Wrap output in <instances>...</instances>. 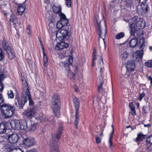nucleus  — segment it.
<instances>
[{"instance_id": "052dcab7", "label": "nucleus", "mask_w": 152, "mask_h": 152, "mask_svg": "<svg viewBox=\"0 0 152 152\" xmlns=\"http://www.w3.org/2000/svg\"><path fill=\"white\" fill-rule=\"evenodd\" d=\"M149 49L150 51L152 52V46H150L149 47Z\"/></svg>"}, {"instance_id": "e2e57ef3", "label": "nucleus", "mask_w": 152, "mask_h": 152, "mask_svg": "<svg viewBox=\"0 0 152 152\" xmlns=\"http://www.w3.org/2000/svg\"><path fill=\"white\" fill-rule=\"evenodd\" d=\"M44 131L43 130H42L41 132V134H42L44 133Z\"/></svg>"}, {"instance_id": "5701e85b", "label": "nucleus", "mask_w": 152, "mask_h": 152, "mask_svg": "<svg viewBox=\"0 0 152 152\" xmlns=\"http://www.w3.org/2000/svg\"><path fill=\"white\" fill-rule=\"evenodd\" d=\"M10 21L11 25L12 24L15 25L18 23V20L16 16L12 14L10 17Z\"/></svg>"}, {"instance_id": "8fccbe9b", "label": "nucleus", "mask_w": 152, "mask_h": 152, "mask_svg": "<svg viewBox=\"0 0 152 152\" xmlns=\"http://www.w3.org/2000/svg\"><path fill=\"white\" fill-rule=\"evenodd\" d=\"M147 79L151 81V85L152 86V78L151 76H147Z\"/></svg>"}, {"instance_id": "f704fd0d", "label": "nucleus", "mask_w": 152, "mask_h": 152, "mask_svg": "<svg viewBox=\"0 0 152 152\" xmlns=\"http://www.w3.org/2000/svg\"><path fill=\"white\" fill-rule=\"evenodd\" d=\"M145 65L148 67H152V60H150L145 63Z\"/></svg>"}, {"instance_id": "bb28decb", "label": "nucleus", "mask_w": 152, "mask_h": 152, "mask_svg": "<svg viewBox=\"0 0 152 152\" xmlns=\"http://www.w3.org/2000/svg\"><path fill=\"white\" fill-rule=\"evenodd\" d=\"M137 43V39L135 38H132L130 41L129 44L130 47L134 48L135 47Z\"/></svg>"}, {"instance_id": "aec40b11", "label": "nucleus", "mask_w": 152, "mask_h": 152, "mask_svg": "<svg viewBox=\"0 0 152 152\" xmlns=\"http://www.w3.org/2000/svg\"><path fill=\"white\" fill-rule=\"evenodd\" d=\"M62 130L63 127L61 126H59L58 128V132L56 135H54V136H52V138L53 137L54 140H57L60 138L61 134L62 133Z\"/></svg>"}, {"instance_id": "423d86ee", "label": "nucleus", "mask_w": 152, "mask_h": 152, "mask_svg": "<svg viewBox=\"0 0 152 152\" xmlns=\"http://www.w3.org/2000/svg\"><path fill=\"white\" fill-rule=\"evenodd\" d=\"M60 100L58 94H55L52 97L51 105L54 115L57 117H60Z\"/></svg>"}, {"instance_id": "de8ad7c7", "label": "nucleus", "mask_w": 152, "mask_h": 152, "mask_svg": "<svg viewBox=\"0 0 152 152\" xmlns=\"http://www.w3.org/2000/svg\"><path fill=\"white\" fill-rule=\"evenodd\" d=\"M26 61L28 63V64H31L32 63V61L31 59L27 58L26 59Z\"/></svg>"}, {"instance_id": "f03ea898", "label": "nucleus", "mask_w": 152, "mask_h": 152, "mask_svg": "<svg viewBox=\"0 0 152 152\" xmlns=\"http://www.w3.org/2000/svg\"><path fill=\"white\" fill-rule=\"evenodd\" d=\"M23 90L20 95L21 100H20L18 96H16L15 97V107L20 108H22L27 101L28 99L29 101V104L30 105H33L34 102L32 101L30 95V93L28 87L27 83L24 84L23 85Z\"/></svg>"}, {"instance_id": "680f3d73", "label": "nucleus", "mask_w": 152, "mask_h": 152, "mask_svg": "<svg viewBox=\"0 0 152 152\" xmlns=\"http://www.w3.org/2000/svg\"><path fill=\"white\" fill-rule=\"evenodd\" d=\"M41 48H42V50H43V54H44V53H45L44 47H41Z\"/></svg>"}, {"instance_id": "4d7b16f0", "label": "nucleus", "mask_w": 152, "mask_h": 152, "mask_svg": "<svg viewBox=\"0 0 152 152\" xmlns=\"http://www.w3.org/2000/svg\"><path fill=\"white\" fill-rule=\"evenodd\" d=\"M144 126L145 127H149L151 126V125L150 124H144Z\"/></svg>"}, {"instance_id": "9d476101", "label": "nucleus", "mask_w": 152, "mask_h": 152, "mask_svg": "<svg viewBox=\"0 0 152 152\" xmlns=\"http://www.w3.org/2000/svg\"><path fill=\"white\" fill-rule=\"evenodd\" d=\"M13 123L14 129L17 130L25 129L28 127L27 121L26 120L23 121V123L22 125L20 124V121L17 120H15L13 121Z\"/></svg>"}, {"instance_id": "6e6552de", "label": "nucleus", "mask_w": 152, "mask_h": 152, "mask_svg": "<svg viewBox=\"0 0 152 152\" xmlns=\"http://www.w3.org/2000/svg\"><path fill=\"white\" fill-rule=\"evenodd\" d=\"M2 46L4 50L6 51L9 58L11 60L12 59L15 57L14 51L12 48L11 45L9 44L6 40H4L2 43Z\"/></svg>"}, {"instance_id": "20e7f679", "label": "nucleus", "mask_w": 152, "mask_h": 152, "mask_svg": "<svg viewBox=\"0 0 152 152\" xmlns=\"http://www.w3.org/2000/svg\"><path fill=\"white\" fill-rule=\"evenodd\" d=\"M66 61L61 62L59 64L61 67H64L65 69V73H67L68 76L71 79L74 77L75 75L69 69V66L71 65L73 61L72 57L71 56H64Z\"/></svg>"}, {"instance_id": "0eeeda50", "label": "nucleus", "mask_w": 152, "mask_h": 152, "mask_svg": "<svg viewBox=\"0 0 152 152\" xmlns=\"http://www.w3.org/2000/svg\"><path fill=\"white\" fill-rule=\"evenodd\" d=\"M95 18L96 21L97 23V24L96 25V31L99 35V39H98V41L99 40L100 38H101L103 40L104 43V45H105V42L104 41V38L107 33V30L106 29V24L104 23L105 27V29L104 31H102L101 29V20H100L98 16L96 17Z\"/></svg>"}, {"instance_id": "ea45409f", "label": "nucleus", "mask_w": 152, "mask_h": 152, "mask_svg": "<svg viewBox=\"0 0 152 152\" xmlns=\"http://www.w3.org/2000/svg\"><path fill=\"white\" fill-rule=\"evenodd\" d=\"M6 77V75L0 71V81L3 80Z\"/></svg>"}, {"instance_id": "bf43d9fd", "label": "nucleus", "mask_w": 152, "mask_h": 152, "mask_svg": "<svg viewBox=\"0 0 152 152\" xmlns=\"http://www.w3.org/2000/svg\"><path fill=\"white\" fill-rule=\"evenodd\" d=\"M101 130V133L99 135L101 136H103V130Z\"/></svg>"}, {"instance_id": "a18cd8bd", "label": "nucleus", "mask_w": 152, "mask_h": 152, "mask_svg": "<svg viewBox=\"0 0 152 152\" xmlns=\"http://www.w3.org/2000/svg\"><path fill=\"white\" fill-rule=\"evenodd\" d=\"M4 102V99L2 97V95L0 94V104L3 103Z\"/></svg>"}, {"instance_id": "6e6d98bb", "label": "nucleus", "mask_w": 152, "mask_h": 152, "mask_svg": "<svg viewBox=\"0 0 152 152\" xmlns=\"http://www.w3.org/2000/svg\"><path fill=\"white\" fill-rule=\"evenodd\" d=\"M146 107L145 106H143L142 107V110L145 113H146L147 112V111L146 110Z\"/></svg>"}, {"instance_id": "dca6fc26", "label": "nucleus", "mask_w": 152, "mask_h": 152, "mask_svg": "<svg viewBox=\"0 0 152 152\" xmlns=\"http://www.w3.org/2000/svg\"><path fill=\"white\" fill-rule=\"evenodd\" d=\"M7 151L8 152H23L20 148H16L13 144L8 145L6 146Z\"/></svg>"}, {"instance_id": "7c9ffc66", "label": "nucleus", "mask_w": 152, "mask_h": 152, "mask_svg": "<svg viewBox=\"0 0 152 152\" xmlns=\"http://www.w3.org/2000/svg\"><path fill=\"white\" fill-rule=\"evenodd\" d=\"M6 128L5 126L3 124H0V134L4 133L5 132Z\"/></svg>"}, {"instance_id": "473e14b6", "label": "nucleus", "mask_w": 152, "mask_h": 152, "mask_svg": "<svg viewBox=\"0 0 152 152\" xmlns=\"http://www.w3.org/2000/svg\"><path fill=\"white\" fill-rule=\"evenodd\" d=\"M124 36V34L123 32H121L117 34L115 36V38L117 39H120Z\"/></svg>"}, {"instance_id": "774afa93", "label": "nucleus", "mask_w": 152, "mask_h": 152, "mask_svg": "<svg viewBox=\"0 0 152 152\" xmlns=\"http://www.w3.org/2000/svg\"><path fill=\"white\" fill-rule=\"evenodd\" d=\"M40 44H41V47H44L42 43H41Z\"/></svg>"}, {"instance_id": "f3484780", "label": "nucleus", "mask_w": 152, "mask_h": 152, "mask_svg": "<svg viewBox=\"0 0 152 152\" xmlns=\"http://www.w3.org/2000/svg\"><path fill=\"white\" fill-rule=\"evenodd\" d=\"M8 138L9 142L11 143H16L18 139V137L16 134H12L8 135Z\"/></svg>"}, {"instance_id": "a878e982", "label": "nucleus", "mask_w": 152, "mask_h": 152, "mask_svg": "<svg viewBox=\"0 0 152 152\" xmlns=\"http://www.w3.org/2000/svg\"><path fill=\"white\" fill-rule=\"evenodd\" d=\"M145 138V136L142 133H140L137 134V137L136 138L135 141L136 142H141Z\"/></svg>"}, {"instance_id": "f257e3e1", "label": "nucleus", "mask_w": 152, "mask_h": 152, "mask_svg": "<svg viewBox=\"0 0 152 152\" xmlns=\"http://www.w3.org/2000/svg\"><path fill=\"white\" fill-rule=\"evenodd\" d=\"M60 20L56 23V27L59 29L56 34V39L60 41L62 40L67 36H69L70 33L69 30L68 20L65 15L62 12L59 14Z\"/></svg>"}, {"instance_id": "37998d69", "label": "nucleus", "mask_w": 152, "mask_h": 152, "mask_svg": "<svg viewBox=\"0 0 152 152\" xmlns=\"http://www.w3.org/2000/svg\"><path fill=\"white\" fill-rule=\"evenodd\" d=\"M2 80H1L0 81V92L2 91L4 88V86L2 83L1 82Z\"/></svg>"}, {"instance_id": "393cba45", "label": "nucleus", "mask_w": 152, "mask_h": 152, "mask_svg": "<svg viewBox=\"0 0 152 152\" xmlns=\"http://www.w3.org/2000/svg\"><path fill=\"white\" fill-rule=\"evenodd\" d=\"M128 53L126 51H123L121 52L120 57L123 61H125L128 57Z\"/></svg>"}, {"instance_id": "09e8293b", "label": "nucleus", "mask_w": 152, "mask_h": 152, "mask_svg": "<svg viewBox=\"0 0 152 152\" xmlns=\"http://www.w3.org/2000/svg\"><path fill=\"white\" fill-rule=\"evenodd\" d=\"M103 88L102 87L100 86H98V91L99 92H100L102 90Z\"/></svg>"}, {"instance_id": "3c124183", "label": "nucleus", "mask_w": 152, "mask_h": 152, "mask_svg": "<svg viewBox=\"0 0 152 152\" xmlns=\"http://www.w3.org/2000/svg\"><path fill=\"white\" fill-rule=\"evenodd\" d=\"M131 114L133 115H136V111L135 110H131Z\"/></svg>"}, {"instance_id": "4be33fe9", "label": "nucleus", "mask_w": 152, "mask_h": 152, "mask_svg": "<svg viewBox=\"0 0 152 152\" xmlns=\"http://www.w3.org/2000/svg\"><path fill=\"white\" fill-rule=\"evenodd\" d=\"M25 8V6L24 4H19L17 8V11L18 15L22 14L24 11Z\"/></svg>"}, {"instance_id": "c85d7f7f", "label": "nucleus", "mask_w": 152, "mask_h": 152, "mask_svg": "<svg viewBox=\"0 0 152 152\" xmlns=\"http://www.w3.org/2000/svg\"><path fill=\"white\" fill-rule=\"evenodd\" d=\"M37 125V123H34L31 124L29 128V131L30 132H34L36 129Z\"/></svg>"}, {"instance_id": "39448f33", "label": "nucleus", "mask_w": 152, "mask_h": 152, "mask_svg": "<svg viewBox=\"0 0 152 152\" xmlns=\"http://www.w3.org/2000/svg\"><path fill=\"white\" fill-rule=\"evenodd\" d=\"M15 103L13 106L9 104H4L2 105L1 108L3 117L5 118H9L12 116L14 114L15 109H19L15 107Z\"/></svg>"}, {"instance_id": "72a5a7b5", "label": "nucleus", "mask_w": 152, "mask_h": 152, "mask_svg": "<svg viewBox=\"0 0 152 152\" xmlns=\"http://www.w3.org/2000/svg\"><path fill=\"white\" fill-rule=\"evenodd\" d=\"M7 95L9 98L12 99L14 96V94L13 91L11 90L8 91Z\"/></svg>"}, {"instance_id": "864d4df0", "label": "nucleus", "mask_w": 152, "mask_h": 152, "mask_svg": "<svg viewBox=\"0 0 152 152\" xmlns=\"http://www.w3.org/2000/svg\"><path fill=\"white\" fill-rule=\"evenodd\" d=\"M74 88H75V90L76 92H78V88L75 85L74 86Z\"/></svg>"}, {"instance_id": "5fc2aeb1", "label": "nucleus", "mask_w": 152, "mask_h": 152, "mask_svg": "<svg viewBox=\"0 0 152 152\" xmlns=\"http://www.w3.org/2000/svg\"><path fill=\"white\" fill-rule=\"evenodd\" d=\"M27 152H38L37 150L34 149H32L28 151Z\"/></svg>"}, {"instance_id": "2f4dec72", "label": "nucleus", "mask_w": 152, "mask_h": 152, "mask_svg": "<svg viewBox=\"0 0 152 152\" xmlns=\"http://www.w3.org/2000/svg\"><path fill=\"white\" fill-rule=\"evenodd\" d=\"M146 141L148 144L152 145V134L146 138Z\"/></svg>"}, {"instance_id": "cd10ccee", "label": "nucleus", "mask_w": 152, "mask_h": 152, "mask_svg": "<svg viewBox=\"0 0 152 152\" xmlns=\"http://www.w3.org/2000/svg\"><path fill=\"white\" fill-rule=\"evenodd\" d=\"M112 126L113 128V130L112 133L110 134L109 138V143L110 145V148L112 149V148L113 145L112 144V136L113 134L114 133V128L113 125H112Z\"/></svg>"}, {"instance_id": "e433bc0d", "label": "nucleus", "mask_w": 152, "mask_h": 152, "mask_svg": "<svg viewBox=\"0 0 152 152\" xmlns=\"http://www.w3.org/2000/svg\"><path fill=\"white\" fill-rule=\"evenodd\" d=\"M66 5L68 7H71V0H65Z\"/></svg>"}, {"instance_id": "49530a36", "label": "nucleus", "mask_w": 152, "mask_h": 152, "mask_svg": "<svg viewBox=\"0 0 152 152\" xmlns=\"http://www.w3.org/2000/svg\"><path fill=\"white\" fill-rule=\"evenodd\" d=\"M129 106L131 110H135V107H134L132 103H130Z\"/></svg>"}, {"instance_id": "58836bf2", "label": "nucleus", "mask_w": 152, "mask_h": 152, "mask_svg": "<svg viewBox=\"0 0 152 152\" xmlns=\"http://www.w3.org/2000/svg\"><path fill=\"white\" fill-rule=\"evenodd\" d=\"M145 94L144 92H142L141 94H140L139 97L138 98V99L140 101H141L142 98L145 96Z\"/></svg>"}, {"instance_id": "7ed1b4c3", "label": "nucleus", "mask_w": 152, "mask_h": 152, "mask_svg": "<svg viewBox=\"0 0 152 152\" xmlns=\"http://www.w3.org/2000/svg\"><path fill=\"white\" fill-rule=\"evenodd\" d=\"M93 61H94V60L95 59L97 60L98 64L97 68L98 69H100V75L99 76V77L100 81L99 84L98 86L102 87L103 83V81L102 80L103 77H102V74L104 70L102 58L101 55H99L98 56L97 55L96 51L95 48H94L93 49Z\"/></svg>"}, {"instance_id": "c03bdc74", "label": "nucleus", "mask_w": 152, "mask_h": 152, "mask_svg": "<svg viewBox=\"0 0 152 152\" xmlns=\"http://www.w3.org/2000/svg\"><path fill=\"white\" fill-rule=\"evenodd\" d=\"M26 31L28 34H30V29L29 25L27 26V28L26 29Z\"/></svg>"}, {"instance_id": "9b49d317", "label": "nucleus", "mask_w": 152, "mask_h": 152, "mask_svg": "<svg viewBox=\"0 0 152 152\" xmlns=\"http://www.w3.org/2000/svg\"><path fill=\"white\" fill-rule=\"evenodd\" d=\"M136 26L139 29H142L145 26V21L142 19L138 17L135 16L132 18Z\"/></svg>"}, {"instance_id": "4c0bfd02", "label": "nucleus", "mask_w": 152, "mask_h": 152, "mask_svg": "<svg viewBox=\"0 0 152 152\" xmlns=\"http://www.w3.org/2000/svg\"><path fill=\"white\" fill-rule=\"evenodd\" d=\"M43 61L44 62V64L45 65V64L47 63V62L48 61V59L46 55L45 54V53L43 54Z\"/></svg>"}, {"instance_id": "6ab92c4d", "label": "nucleus", "mask_w": 152, "mask_h": 152, "mask_svg": "<svg viewBox=\"0 0 152 152\" xmlns=\"http://www.w3.org/2000/svg\"><path fill=\"white\" fill-rule=\"evenodd\" d=\"M131 72H126L124 77L128 79L129 82L131 83H133L134 81V79L132 74H130Z\"/></svg>"}, {"instance_id": "c756f323", "label": "nucleus", "mask_w": 152, "mask_h": 152, "mask_svg": "<svg viewBox=\"0 0 152 152\" xmlns=\"http://www.w3.org/2000/svg\"><path fill=\"white\" fill-rule=\"evenodd\" d=\"M131 36L134 35L135 31V28L134 27V24H132L130 25L129 28Z\"/></svg>"}, {"instance_id": "338daca9", "label": "nucleus", "mask_w": 152, "mask_h": 152, "mask_svg": "<svg viewBox=\"0 0 152 152\" xmlns=\"http://www.w3.org/2000/svg\"><path fill=\"white\" fill-rule=\"evenodd\" d=\"M130 127H131V126H127L126 127V128L127 129V128H130Z\"/></svg>"}, {"instance_id": "412c9836", "label": "nucleus", "mask_w": 152, "mask_h": 152, "mask_svg": "<svg viewBox=\"0 0 152 152\" xmlns=\"http://www.w3.org/2000/svg\"><path fill=\"white\" fill-rule=\"evenodd\" d=\"M68 44L64 42H62L58 44L56 47L57 50H61L65 48H66L68 47Z\"/></svg>"}, {"instance_id": "13d9d810", "label": "nucleus", "mask_w": 152, "mask_h": 152, "mask_svg": "<svg viewBox=\"0 0 152 152\" xmlns=\"http://www.w3.org/2000/svg\"><path fill=\"white\" fill-rule=\"evenodd\" d=\"M132 1L131 0L130 2L129 3L128 2L127 3V5L128 6L132 4Z\"/></svg>"}, {"instance_id": "b1692460", "label": "nucleus", "mask_w": 152, "mask_h": 152, "mask_svg": "<svg viewBox=\"0 0 152 152\" xmlns=\"http://www.w3.org/2000/svg\"><path fill=\"white\" fill-rule=\"evenodd\" d=\"M54 13L59 14L61 12V7L60 6H56L54 5L52 7Z\"/></svg>"}, {"instance_id": "0e129e2a", "label": "nucleus", "mask_w": 152, "mask_h": 152, "mask_svg": "<svg viewBox=\"0 0 152 152\" xmlns=\"http://www.w3.org/2000/svg\"><path fill=\"white\" fill-rule=\"evenodd\" d=\"M39 41L40 44H41V43H42V40H41V39H39Z\"/></svg>"}, {"instance_id": "603ef678", "label": "nucleus", "mask_w": 152, "mask_h": 152, "mask_svg": "<svg viewBox=\"0 0 152 152\" xmlns=\"http://www.w3.org/2000/svg\"><path fill=\"white\" fill-rule=\"evenodd\" d=\"M147 0H139V2L142 4H144Z\"/></svg>"}, {"instance_id": "69168bd1", "label": "nucleus", "mask_w": 152, "mask_h": 152, "mask_svg": "<svg viewBox=\"0 0 152 152\" xmlns=\"http://www.w3.org/2000/svg\"><path fill=\"white\" fill-rule=\"evenodd\" d=\"M115 1H116V0H112L111 1V2L112 3L114 2Z\"/></svg>"}, {"instance_id": "79ce46f5", "label": "nucleus", "mask_w": 152, "mask_h": 152, "mask_svg": "<svg viewBox=\"0 0 152 152\" xmlns=\"http://www.w3.org/2000/svg\"><path fill=\"white\" fill-rule=\"evenodd\" d=\"M101 139L97 135L96 136V141L97 143H99L101 142Z\"/></svg>"}, {"instance_id": "a19ab883", "label": "nucleus", "mask_w": 152, "mask_h": 152, "mask_svg": "<svg viewBox=\"0 0 152 152\" xmlns=\"http://www.w3.org/2000/svg\"><path fill=\"white\" fill-rule=\"evenodd\" d=\"M148 150L150 151H152V145L149 144L148 143H146Z\"/></svg>"}, {"instance_id": "f8f14e48", "label": "nucleus", "mask_w": 152, "mask_h": 152, "mask_svg": "<svg viewBox=\"0 0 152 152\" xmlns=\"http://www.w3.org/2000/svg\"><path fill=\"white\" fill-rule=\"evenodd\" d=\"M148 10L147 5L142 4L138 5L137 8V11L140 15H142L146 13Z\"/></svg>"}, {"instance_id": "c9c22d12", "label": "nucleus", "mask_w": 152, "mask_h": 152, "mask_svg": "<svg viewBox=\"0 0 152 152\" xmlns=\"http://www.w3.org/2000/svg\"><path fill=\"white\" fill-rule=\"evenodd\" d=\"M4 55L3 53L2 50L0 48V61H1L4 58Z\"/></svg>"}, {"instance_id": "a211bd4d", "label": "nucleus", "mask_w": 152, "mask_h": 152, "mask_svg": "<svg viewBox=\"0 0 152 152\" xmlns=\"http://www.w3.org/2000/svg\"><path fill=\"white\" fill-rule=\"evenodd\" d=\"M35 141L34 138L31 137L26 138L23 142V144L27 147L33 145Z\"/></svg>"}, {"instance_id": "2eb2a0df", "label": "nucleus", "mask_w": 152, "mask_h": 152, "mask_svg": "<svg viewBox=\"0 0 152 152\" xmlns=\"http://www.w3.org/2000/svg\"><path fill=\"white\" fill-rule=\"evenodd\" d=\"M125 66L127 69L126 72H132L134 70L135 63L133 60L128 61H127Z\"/></svg>"}, {"instance_id": "1a4fd4ad", "label": "nucleus", "mask_w": 152, "mask_h": 152, "mask_svg": "<svg viewBox=\"0 0 152 152\" xmlns=\"http://www.w3.org/2000/svg\"><path fill=\"white\" fill-rule=\"evenodd\" d=\"M74 105L75 108V119L74 121L75 126L76 129L78 128L79 120V102L78 99L75 98L73 99Z\"/></svg>"}, {"instance_id": "ddd939ff", "label": "nucleus", "mask_w": 152, "mask_h": 152, "mask_svg": "<svg viewBox=\"0 0 152 152\" xmlns=\"http://www.w3.org/2000/svg\"><path fill=\"white\" fill-rule=\"evenodd\" d=\"M50 152H59L57 144V140H54L53 137L50 140Z\"/></svg>"}, {"instance_id": "4468645a", "label": "nucleus", "mask_w": 152, "mask_h": 152, "mask_svg": "<svg viewBox=\"0 0 152 152\" xmlns=\"http://www.w3.org/2000/svg\"><path fill=\"white\" fill-rule=\"evenodd\" d=\"M37 113L36 109L35 108H30L25 110L24 114L29 118H32Z\"/></svg>"}]
</instances>
